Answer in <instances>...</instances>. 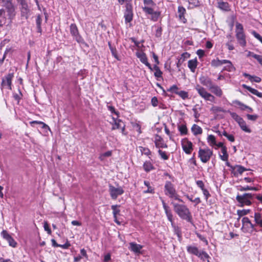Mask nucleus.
<instances>
[{
  "label": "nucleus",
  "mask_w": 262,
  "mask_h": 262,
  "mask_svg": "<svg viewBox=\"0 0 262 262\" xmlns=\"http://www.w3.org/2000/svg\"><path fill=\"white\" fill-rule=\"evenodd\" d=\"M154 142L156 147L157 148H166L168 147L167 145L164 142L163 138L158 135H156L155 136Z\"/></svg>",
  "instance_id": "18"
},
{
  "label": "nucleus",
  "mask_w": 262,
  "mask_h": 262,
  "mask_svg": "<svg viewBox=\"0 0 262 262\" xmlns=\"http://www.w3.org/2000/svg\"><path fill=\"white\" fill-rule=\"evenodd\" d=\"M144 185L147 187V189L146 190H144L143 191L144 193H151L154 194L155 193V189L150 185V183L149 181H144Z\"/></svg>",
  "instance_id": "38"
},
{
  "label": "nucleus",
  "mask_w": 262,
  "mask_h": 262,
  "mask_svg": "<svg viewBox=\"0 0 262 262\" xmlns=\"http://www.w3.org/2000/svg\"><path fill=\"white\" fill-rule=\"evenodd\" d=\"M177 95L179 96L183 100L188 98L189 96L188 92L182 90H180Z\"/></svg>",
  "instance_id": "47"
},
{
  "label": "nucleus",
  "mask_w": 262,
  "mask_h": 262,
  "mask_svg": "<svg viewBox=\"0 0 262 262\" xmlns=\"http://www.w3.org/2000/svg\"><path fill=\"white\" fill-rule=\"evenodd\" d=\"M128 249L132 252L136 254L141 253V250L143 246L140 244H138L135 242H131L129 244Z\"/></svg>",
  "instance_id": "20"
},
{
  "label": "nucleus",
  "mask_w": 262,
  "mask_h": 262,
  "mask_svg": "<svg viewBox=\"0 0 262 262\" xmlns=\"http://www.w3.org/2000/svg\"><path fill=\"white\" fill-rule=\"evenodd\" d=\"M158 154L160 156L161 158L164 160H167L169 159V155L165 151L159 149Z\"/></svg>",
  "instance_id": "50"
},
{
  "label": "nucleus",
  "mask_w": 262,
  "mask_h": 262,
  "mask_svg": "<svg viewBox=\"0 0 262 262\" xmlns=\"http://www.w3.org/2000/svg\"><path fill=\"white\" fill-rule=\"evenodd\" d=\"M111 155H112V151H107L102 154V155H101L99 157V159L101 160H103L104 157H110Z\"/></svg>",
  "instance_id": "59"
},
{
  "label": "nucleus",
  "mask_w": 262,
  "mask_h": 262,
  "mask_svg": "<svg viewBox=\"0 0 262 262\" xmlns=\"http://www.w3.org/2000/svg\"><path fill=\"white\" fill-rule=\"evenodd\" d=\"M133 11H124V17L126 24L131 22L133 18Z\"/></svg>",
  "instance_id": "31"
},
{
  "label": "nucleus",
  "mask_w": 262,
  "mask_h": 262,
  "mask_svg": "<svg viewBox=\"0 0 262 262\" xmlns=\"http://www.w3.org/2000/svg\"><path fill=\"white\" fill-rule=\"evenodd\" d=\"M195 89L199 95L205 101L212 103L215 102V97L212 94L209 93L205 88L199 84H196L195 86Z\"/></svg>",
  "instance_id": "7"
},
{
  "label": "nucleus",
  "mask_w": 262,
  "mask_h": 262,
  "mask_svg": "<svg viewBox=\"0 0 262 262\" xmlns=\"http://www.w3.org/2000/svg\"><path fill=\"white\" fill-rule=\"evenodd\" d=\"M217 7L223 11H228L230 10L229 4L227 2H224L222 1H220L217 2Z\"/></svg>",
  "instance_id": "29"
},
{
  "label": "nucleus",
  "mask_w": 262,
  "mask_h": 262,
  "mask_svg": "<svg viewBox=\"0 0 262 262\" xmlns=\"http://www.w3.org/2000/svg\"><path fill=\"white\" fill-rule=\"evenodd\" d=\"M187 252L196 256L199 255L201 251L199 250L198 248L194 246H188L186 247Z\"/></svg>",
  "instance_id": "25"
},
{
  "label": "nucleus",
  "mask_w": 262,
  "mask_h": 262,
  "mask_svg": "<svg viewBox=\"0 0 262 262\" xmlns=\"http://www.w3.org/2000/svg\"><path fill=\"white\" fill-rule=\"evenodd\" d=\"M172 204L173 206L174 211L180 218L188 221H190L191 213L189 209L185 205L173 203Z\"/></svg>",
  "instance_id": "3"
},
{
  "label": "nucleus",
  "mask_w": 262,
  "mask_h": 262,
  "mask_svg": "<svg viewBox=\"0 0 262 262\" xmlns=\"http://www.w3.org/2000/svg\"><path fill=\"white\" fill-rule=\"evenodd\" d=\"M249 211L250 210L249 209L238 210L237 211V214L238 215V218L237 220H239L242 216L247 215L249 212Z\"/></svg>",
  "instance_id": "49"
},
{
  "label": "nucleus",
  "mask_w": 262,
  "mask_h": 262,
  "mask_svg": "<svg viewBox=\"0 0 262 262\" xmlns=\"http://www.w3.org/2000/svg\"><path fill=\"white\" fill-rule=\"evenodd\" d=\"M186 13L185 9L182 6H179L178 9V17L180 21L183 23H186L187 19L184 16V14Z\"/></svg>",
  "instance_id": "21"
},
{
  "label": "nucleus",
  "mask_w": 262,
  "mask_h": 262,
  "mask_svg": "<svg viewBox=\"0 0 262 262\" xmlns=\"http://www.w3.org/2000/svg\"><path fill=\"white\" fill-rule=\"evenodd\" d=\"M178 128L181 136L186 135L188 134V129L185 124L178 125Z\"/></svg>",
  "instance_id": "34"
},
{
  "label": "nucleus",
  "mask_w": 262,
  "mask_h": 262,
  "mask_svg": "<svg viewBox=\"0 0 262 262\" xmlns=\"http://www.w3.org/2000/svg\"><path fill=\"white\" fill-rule=\"evenodd\" d=\"M213 155V151L208 147L204 148H200L198 151V157L204 163H207Z\"/></svg>",
  "instance_id": "8"
},
{
  "label": "nucleus",
  "mask_w": 262,
  "mask_h": 262,
  "mask_svg": "<svg viewBox=\"0 0 262 262\" xmlns=\"http://www.w3.org/2000/svg\"><path fill=\"white\" fill-rule=\"evenodd\" d=\"M108 46H109V48H110V49L111 51V53L113 55V56L118 60H120V59L118 57V56L117 55V50L116 49V48H113L111 46V43L109 42L108 43Z\"/></svg>",
  "instance_id": "52"
},
{
  "label": "nucleus",
  "mask_w": 262,
  "mask_h": 262,
  "mask_svg": "<svg viewBox=\"0 0 262 262\" xmlns=\"http://www.w3.org/2000/svg\"><path fill=\"white\" fill-rule=\"evenodd\" d=\"M183 150L186 154H190L193 150V145L187 138H184L181 141Z\"/></svg>",
  "instance_id": "13"
},
{
  "label": "nucleus",
  "mask_w": 262,
  "mask_h": 262,
  "mask_svg": "<svg viewBox=\"0 0 262 262\" xmlns=\"http://www.w3.org/2000/svg\"><path fill=\"white\" fill-rule=\"evenodd\" d=\"M124 11H133V7L132 1H126V4H125Z\"/></svg>",
  "instance_id": "51"
},
{
  "label": "nucleus",
  "mask_w": 262,
  "mask_h": 262,
  "mask_svg": "<svg viewBox=\"0 0 262 262\" xmlns=\"http://www.w3.org/2000/svg\"><path fill=\"white\" fill-rule=\"evenodd\" d=\"M203 193L205 197L206 200H207L208 198L210 196V194L209 191L206 189H203L202 190Z\"/></svg>",
  "instance_id": "64"
},
{
  "label": "nucleus",
  "mask_w": 262,
  "mask_h": 262,
  "mask_svg": "<svg viewBox=\"0 0 262 262\" xmlns=\"http://www.w3.org/2000/svg\"><path fill=\"white\" fill-rule=\"evenodd\" d=\"M233 103H234L235 105H237L239 106L240 109L242 111L246 110L247 108V105L244 104L241 101L238 100H234L233 101Z\"/></svg>",
  "instance_id": "48"
},
{
  "label": "nucleus",
  "mask_w": 262,
  "mask_h": 262,
  "mask_svg": "<svg viewBox=\"0 0 262 262\" xmlns=\"http://www.w3.org/2000/svg\"><path fill=\"white\" fill-rule=\"evenodd\" d=\"M180 89L177 86V85L174 84L170 86L167 90V92H170L172 94H177L178 92H179Z\"/></svg>",
  "instance_id": "44"
},
{
  "label": "nucleus",
  "mask_w": 262,
  "mask_h": 262,
  "mask_svg": "<svg viewBox=\"0 0 262 262\" xmlns=\"http://www.w3.org/2000/svg\"><path fill=\"white\" fill-rule=\"evenodd\" d=\"M143 167L144 170L146 172H149L155 169L153 164L150 161H146L144 163Z\"/></svg>",
  "instance_id": "35"
},
{
  "label": "nucleus",
  "mask_w": 262,
  "mask_h": 262,
  "mask_svg": "<svg viewBox=\"0 0 262 262\" xmlns=\"http://www.w3.org/2000/svg\"><path fill=\"white\" fill-rule=\"evenodd\" d=\"M207 142L210 146H214L216 144V138L214 135H209L207 138Z\"/></svg>",
  "instance_id": "37"
},
{
  "label": "nucleus",
  "mask_w": 262,
  "mask_h": 262,
  "mask_svg": "<svg viewBox=\"0 0 262 262\" xmlns=\"http://www.w3.org/2000/svg\"><path fill=\"white\" fill-rule=\"evenodd\" d=\"M197 257H198L203 261H204L206 259L210 258L208 254L205 251H201Z\"/></svg>",
  "instance_id": "41"
},
{
  "label": "nucleus",
  "mask_w": 262,
  "mask_h": 262,
  "mask_svg": "<svg viewBox=\"0 0 262 262\" xmlns=\"http://www.w3.org/2000/svg\"><path fill=\"white\" fill-rule=\"evenodd\" d=\"M30 124L33 126V124H42L43 128H46V127H48V125L44 123L42 121H32L30 122Z\"/></svg>",
  "instance_id": "58"
},
{
  "label": "nucleus",
  "mask_w": 262,
  "mask_h": 262,
  "mask_svg": "<svg viewBox=\"0 0 262 262\" xmlns=\"http://www.w3.org/2000/svg\"><path fill=\"white\" fill-rule=\"evenodd\" d=\"M191 130L192 134L195 136L201 135L203 133L202 128L200 126L195 124L192 125L191 128Z\"/></svg>",
  "instance_id": "27"
},
{
  "label": "nucleus",
  "mask_w": 262,
  "mask_h": 262,
  "mask_svg": "<svg viewBox=\"0 0 262 262\" xmlns=\"http://www.w3.org/2000/svg\"><path fill=\"white\" fill-rule=\"evenodd\" d=\"M255 224L261 228L262 230V215L259 212H255L254 214Z\"/></svg>",
  "instance_id": "28"
},
{
  "label": "nucleus",
  "mask_w": 262,
  "mask_h": 262,
  "mask_svg": "<svg viewBox=\"0 0 262 262\" xmlns=\"http://www.w3.org/2000/svg\"><path fill=\"white\" fill-rule=\"evenodd\" d=\"M42 19L40 15H38L36 19V23L37 25V28L38 29V32H41V24Z\"/></svg>",
  "instance_id": "53"
},
{
  "label": "nucleus",
  "mask_w": 262,
  "mask_h": 262,
  "mask_svg": "<svg viewBox=\"0 0 262 262\" xmlns=\"http://www.w3.org/2000/svg\"><path fill=\"white\" fill-rule=\"evenodd\" d=\"M30 10L29 8L21 10V15L28 18Z\"/></svg>",
  "instance_id": "56"
},
{
  "label": "nucleus",
  "mask_w": 262,
  "mask_h": 262,
  "mask_svg": "<svg viewBox=\"0 0 262 262\" xmlns=\"http://www.w3.org/2000/svg\"><path fill=\"white\" fill-rule=\"evenodd\" d=\"M242 87L244 89H246L248 91H249L250 93L257 96L259 98L262 97V93L261 92H258L257 90L252 88L251 87L247 85L246 84H243L242 85Z\"/></svg>",
  "instance_id": "26"
},
{
  "label": "nucleus",
  "mask_w": 262,
  "mask_h": 262,
  "mask_svg": "<svg viewBox=\"0 0 262 262\" xmlns=\"http://www.w3.org/2000/svg\"><path fill=\"white\" fill-rule=\"evenodd\" d=\"M160 199L162 201L163 207L164 209L165 213L166 215L168 220L171 223V225L173 229V231L174 233L177 234L179 238H181L182 235V232L180 228L174 224L173 220V215L170 209H169V207L166 205L165 201L161 198H160Z\"/></svg>",
  "instance_id": "2"
},
{
  "label": "nucleus",
  "mask_w": 262,
  "mask_h": 262,
  "mask_svg": "<svg viewBox=\"0 0 262 262\" xmlns=\"http://www.w3.org/2000/svg\"><path fill=\"white\" fill-rule=\"evenodd\" d=\"M137 57L140 59V61L146 65L149 69L152 70L150 64L148 62L146 54L143 52H137L136 53Z\"/></svg>",
  "instance_id": "17"
},
{
  "label": "nucleus",
  "mask_w": 262,
  "mask_h": 262,
  "mask_svg": "<svg viewBox=\"0 0 262 262\" xmlns=\"http://www.w3.org/2000/svg\"><path fill=\"white\" fill-rule=\"evenodd\" d=\"M108 109L112 114H114L117 117H118L119 112H117V111H116L115 108H114V107H113L112 106H108Z\"/></svg>",
  "instance_id": "62"
},
{
  "label": "nucleus",
  "mask_w": 262,
  "mask_h": 262,
  "mask_svg": "<svg viewBox=\"0 0 262 262\" xmlns=\"http://www.w3.org/2000/svg\"><path fill=\"white\" fill-rule=\"evenodd\" d=\"M119 205H113L111 206V208L113 210V217L117 216L118 215L120 214V210L119 209Z\"/></svg>",
  "instance_id": "40"
},
{
  "label": "nucleus",
  "mask_w": 262,
  "mask_h": 262,
  "mask_svg": "<svg viewBox=\"0 0 262 262\" xmlns=\"http://www.w3.org/2000/svg\"><path fill=\"white\" fill-rule=\"evenodd\" d=\"M156 5L152 0H144L142 9L143 12L146 14L151 15V20L156 21L158 20L161 15V12L155 11V8Z\"/></svg>",
  "instance_id": "1"
},
{
  "label": "nucleus",
  "mask_w": 262,
  "mask_h": 262,
  "mask_svg": "<svg viewBox=\"0 0 262 262\" xmlns=\"http://www.w3.org/2000/svg\"><path fill=\"white\" fill-rule=\"evenodd\" d=\"M164 193L170 199H173L180 202L183 201L179 198V195L177 194L174 185L170 181L165 182L164 188Z\"/></svg>",
  "instance_id": "4"
},
{
  "label": "nucleus",
  "mask_w": 262,
  "mask_h": 262,
  "mask_svg": "<svg viewBox=\"0 0 262 262\" xmlns=\"http://www.w3.org/2000/svg\"><path fill=\"white\" fill-rule=\"evenodd\" d=\"M210 111L212 112L213 114H216L219 112H225L226 111L224 110L222 107L217 106H212L210 108Z\"/></svg>",
  "instance_id": "43"
},
{
  "label": "nucleus",
  "mask_w": 262,
  "mask_h": 262,
  "mask_svg": "<svg viewBox=\"0 0 262 262\" xmlns=\"http://www.w3.org/2000/svg\"><path fill=\"white\" fill-rule=\"evenodd\" d=\"M238 190L241 191L255 190V188L249 186H239Z\"/></svg>",
  "instance_id": "55"
},
{
  "label": "nucleus",
  "mask_w": 262,
  "mask_h": 262,
  "mask_svg": "<svg viewBox=\"0 0 262 262\" xmlns=\"http://www.w3.org/2000/svg\"><path fill=\"white\" fill-rule=\"evenodd\" d=\"M221 152L223 155H220L221 159L224 161H227L228 160V154L227 153V148L223 147V149H221Z\"/></svg>",
  "instance_id": "39"
},
{
  "label": "nucleus",
  "mask_w": 262,
  "mask_h": 262,
  "mask_svg": "<svg viewBox=\"0 0 262 262\" xmlns=\"http://www.w3.org/2000/svg\"><path fill=\"white\" fill-rule=\"evenodd\" d=\"M235 36L238 43L242 47L246 46V35L244 32V28L239 23L235 24Z\"/></svg>",
  "instance_id": "6"
},
{
  "label": "nucleus",
  "mask_w": 262,
  "mask_h": 262,
  "mask_svg": "<svg viewBox=\"0 0 262 262\" xmlns=\"http://www.w3.org/2000/svg\"><path fill=\"white\" fill-rule=\"evenodd\" d=\"M200 83L205 86L208 88L209 89L210 87L213 84L212 80L208 77L202 76L199 78Z\"/></svg>",
  "instance_id": "19"
},
{
  "label": "nucleus",
  "mask_w": 262,
  "mask_h": 262,
  "mask_svg": "<svg viewBox=\"0 0 262 262\" xmlns=\"http://www.w3.org/2000/svg\"><path fill=\"white\" fill-rule=\"evenodd\" d=\"M238 124L240 126L241 128L245 132L248 133H251L252 130L247 126L246 123L243 119H242V120H241L238 123Z\"/></svg>",
  "instance_id": "33"
},
{
  "label": "nucleus",
  "mask_w": 262,
  "mask_h": 262,
  "mask_svg": "<svg viewBox=\"0 0 262 262\" xmlns=\"http://www.w3.org/2000/svg\"><path fill=\"white\" fill-rule=\"evenodd\" d=\"M225 59L220 60L219 58L214 59L211 60V65L213 67H218L224 64Z\"/></svg>",
  "instance_id": "36"
},
{
  "label": "nucleus",
  "mask_w": 262,
  "mask_h": 262,
  "mask_svg": "<svg viewBox=\"0 0 262 262\" xmlns=\"http://www.w3.org/2000/svg\"><path fill=\"white\" fill-rule=\"evenodd\" d=\"M209 90L217 97H220L223 95V91L222 89L217 85L213 84Z\"/></svg>",
  "instance_id": "23"
},
{
  "label": "nucleus",
  "mask_w": 262,
  "mask_h": 262,
  "mask_svg": "<svg viewBox=\"0 0 262 262\" xmlns=\"http://www.w3.org/2000/svg\"><path fill=\"white\" fill-rule=\"evenodd\" d=\"M252 198V194L250 193H246L243 195L238 194L236 197L237 201L241 204V206L244 205L249 206L251 204V199Z\"/></svg>",
  "instance_id": "10"
},
{
  "label": "nucleus",
  "mask_w": 262,
  "mask_h": 262,
  "mask_svg": "<svg viewBox=\"0 0 262 262\" xmlns=\"http://www.w3.org/2000/svg\"><path fill=\"white\" fill-rule=\"evenodd\" d=\"M43 228L45 231L49 234H51V230L50 229L49 226L47 222H44Z\"/></svg>",
  "instance_id": "60"
},
{
  "label": "nucleus",
  "mask_w": 262,
  "mask_h": 262,
  "mask_svg": "<svg viewBox=\"0 0 262 262\" xmlns=\"http://www.w3.org/2000/svg\"><path fill=\"white\" fill-rule=\"evenodd\" d=\"M251 34L257 39L261 43L262 42V37L255 31H252Z\"/></svg>",
  "instance_id": "57"
},
{
  "label": "nucleus",
  "mask_w": 262,
  "mask_h": 262,
  "mask_svg": "<svg viewBox=\"0 0 262 262\" xmlns=\"http://www.w3.org/2000/svg\"><path fill=\"white\" fill-rule=\"evenodd\" d=\"M151 103L153 106L156 107L158 105V100L156 97H154L151 98Z\"/></svg>",
  "instance_id": "63"
},
{
  "label": "nucleus",
  "mask_w": 262,
  "mask_h": 262,
  "mask_svg": "<svg viewBox=\"0 0 262 262\" xmlns=\"http://www.w3.org/2000/svg\"><path fill=\"white\" fill-rule=\"evenodd\" d=\"M246 170H247V169L244 166L239 165H236L234 166V167H233L232 172L233 173L234 176H236L238 174H241Z\"/></svg>",
  "instance_id": "24"
},
{
  "label": "nucleus",
  "mask_w": 262,
  "mask_h": 262,
  "mask_svg": "<svg viewBox=\"0 0 262 262\" xmlns=\"http://www.w3.org/2000/svg\"><path fill=\"white\" fill-rule=\"evenodd\" d=\"M1 235L4 239L7 241L9 245L13 248H15L17 246V243L15 241L11 235L9 234L6 230H3L1 232Z\"/></svg>",
  "instance_id": "14"
},
{
  "label": "nucleus",
  "mask_w": 262,
  "mask_h": 262,
  "mask_svg": "<svg viewBox=\"0 0 262 262\" xmlns=\"http://www.w3.org/2000/svg\"><path fill=\"white\" fill-rule=\"evenodd\" d=\"M247 117L248 119L252 121H255L258 117L257 115H250L247 114Z\"/></svg>",
  "instance_id": "61"
},
{
  "label": "nucleus",
  "mask_w": 262,
  "mask_h": 262,
  "mask_svg": "<svg viewBox=\"0 0 262 262\" xmlns=\"http://www.w3.org/2000/svg\"><path fill=\"white\" fill-rule=\"evenodd\" d=\"M14 77L13 73H9L4 78L1 82V85L9 90H11L12 80Z\"/></svg>",
  "instance_id": "16"
},
{
  "label": "nucleus",
  "mask_w": 262,
  "mask_h": 262,
  "mask_svg": "<svg viewBox=\"0 0 262 262\" xmlns=\"http://www.w3.org/2000/svg\"><path fill=\"white\" fill-rule=\"evenodd\" d=\"M15 15V9L12 3L7 1L1 9V17L11 20Z\"/></svg>",
  "instance_id": "5"
},
{
  "label": "nucleus",
  "mask_w": 262,
  "mask_h": 262,
  "mask_svg": "<svg viewBox=\"0 0 262 262\" xmlns=\"http://www.w3.org/2000/svg\"><path fill=\"white\" fill-rule=\"evenodd\" d=\"M190 55L187 52H184L181 55L180 59L179 60V62H183L186 59L189 58Z\"/></svg>",
  "instance_id": "54"
},
{
  "label": "nucleus",
  "mask_w": 262,
  "mask_h": 262,
  "mask_svg": "<svg viewBox=\"0 0 262 262\" xmlns=\"http://www.w3.org/2000/svg\"><path fill=\"white\" fill-rule=\"evenodd\" d=\"M113 123H112L113 126L112 129L115 130L116 129L120 128L121 129L122 133L124 134V132L125 130V125L124 122L118 118H115L114 117H113Z\"/></svg>",
  "instance_id": "15"
},
{
  "label": "nucleus",
  "mask_w": 262,
  "mask_h": 262,
  "mask_svg": "<svg viewBox=\"0 0 262 262\" xmlns=\"http://www.w3.org/2000/svg\"><path fill=\"white\" fill-rule=\"evenodd\" d=\"M108 191L110 192L111 198L116 200L119 195H121L124 193V191L121 186L115 187L111 184L108 185Z\"/></svg>",
  "instance_id": "11"
},
{
  "label": "nucleus",
  "mask_w": 262,
  "mask_h": 262,
  "mask_svg": "<svg viewBox=\"0 0 262 262\" xmlns=\"http://www.w3.org/2000/svg\"><path fill=\"white\" fill-rule=\"evenodd\" d=\"M231 117L238 123L243 118L238 115L236 113L228 111Z\"/></svg>",
  "instance_id": "46"
},
{
  "label": "nucleus",
  "mask_w": 262,
  "mask_h": 262,
  "mask_svg": "<svg viewBox=\"0 0 262 262\" xmlns=\"http://www.w3.org/2000/svg\"><path fill=\"white\" fill-rule=\"evenodd\" d=\"M139 148L142 155H145L146 156H149L151 155V151L149 148L142 146H139Z\"/></svg>",
  "instance_id": "45"
},
{
  "label": "nucleus",
  "mask_w": 262,
  "mask_h": 262,
  "mask_svg": "<svg viewBox=\"0 0 262 262\" xmlns=\"http://www.w3.org/2000/svg\"><path fill=\"white\" fill-rule=\"evenodd\" d=\"M154 69L155 70L154 73L155 76L157 78H161L162 75V72L157 64L154 66Z\"/></svg>",
  "instance_id": "42"
},
{
  "label": "nucleus",
  "mask_w": 262,
  "mask_h": 262,
  "mask_svg": "<svg viewBox=\"0 0 262 262\" xmlns=\"http://www.w3.org/2000/svg\"><path fill=\"white\" fill-rule=\"evenodd\" d=\"M242 230L244 233H252L253 231H257L255 228V225L253 224L248 217H244L242 220Z\"/></svg>",
  "instance_id": "9"
},
{
  "label": "nucleus",
  "mask_w": 262,
  "mask_h": 262,
  "mask_svg": "<svg viewBox=\"0 0 262 262\" xmlns=\"http://www.w3.org/2000/svg\"><path fill=\"white\" fill-rule=\"evenodd\" d=\"M70 33L76 41L79 43H84V40L80 35L78 28L75 24H72L70 26Z\"/></svg>",
  "instance_id": "12"
},
{
  "label": "nucleus",
  "mask_w": 262,
  "mask_h": 262,
  "mask_svg": "<svg viewBox=\"0 0 262 262\" xmlns=\"http://www.w3.org/2000/svg\"><path fill=\"white\" fill-rule=\"evenodd\" d=\"M243 76H245V77L248 78V79L251 82H255L257 83H259L261 80V79L259 77L256 76H251L250 74L246 73H243Z\"/></svg>",
  "instance_id": "32"
},
{
  "label": "nucleus",
  "mask_w": 262,
  "mask_h": 262,
  "mask_svg": "<svg viewBox=\"0 0 262 262\" xmlns=\"http://www.w3.org/2000/svg\"><path fill=\"white\" fill-rule=\"evenodd\" d=\"M224 64H226V66L224 67L222 72L224 71H227L228 72H233L235 71L236 69L231 61L225 59Z\"/></svg>",
  "instance_id": "22"
},
{
  "label": "nucleus",
  "mask_w": 262,
  "mask_h": 262,
  "mask_svg": "<svg viewBox=\"0 0 262 262\" xmlns=\"http://www.w3.org/2000/svg\"><path fill=\"white\" fill-rule=\"evenodd\" d=\"M197 65L198 61L196 58L189 60L188 62V67L190 71L193 73L195 72Z\"/></svg>",
  "instance_id": "30"
}]
</instances>
